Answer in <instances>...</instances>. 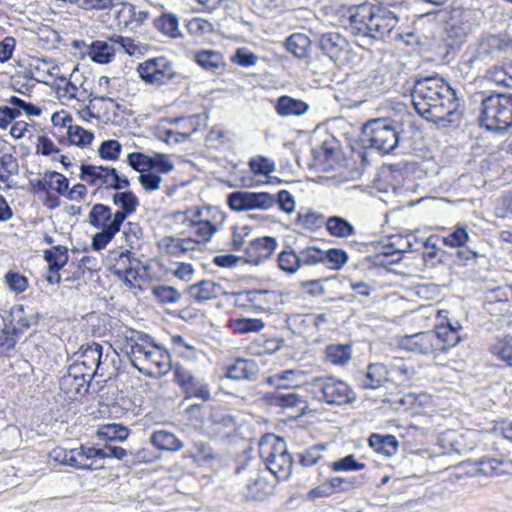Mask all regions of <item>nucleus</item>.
Here are the masks:
<instances>
[{
    "label": "nucleus",
    "mask_w": 512,
    "mask_h": 512,
    "mask_svg": "<svg viewBox=\"0 0 512 512\" xmlns=\"http://www.w3.org/2000/svg\"><path fill=\"white\" fill-rule=\"evenodd\" d=\"M249 168L255 175H269L275 170V163L264 156H257L249 160Z\"/></svg>",
    "instance_id": "63"
},
{
    "label": "nucleus",
    "mask_w": 512,
    "mask_h": 512,
    "mask_svg": "<svg viewBox=\"0 0 512 512\" xmlns=\"http://www.w3.org/2000/svg\"><path fill=\"white\" fill-rule=\"evenodd\" d=\"M318 47L323 54L335 62L348 50L349 43L338 32H326L319 35Z\"/></svg>",
    "instance_id": "21"
},
{
    "label": "nucleus",
    "mask_w": 512,
    "mask_h": 512,
    "mask_svg": "<svg viewBox=\"0 0 512 512\" xmlns=\"http://www.w3.org/2000/svg\"><path fill=\"white\" fill-rule=\"evenodd\" d=\"M44 259L48 263L50 272H60L68 262V249L62 245L53 246L44 251Z\"/></svg>",
    "instance_id": "41"
},
{
    "label": "nucleus",
    "mask_w": 512,
    "mask_h": 512,
    "mask_svg": "<svg viewBox=\"0 0 512 512\" xmlns=\"http://www.w3.org/2000/svg\"><path fill=\"white\" fill-rule=\"evenodd\" d=\"M121 151L122 145L118 140L115 139L103 141L98 148V154L100 158L106 161L118 160Z\"/></svg>",
    "instance_id": "59"
},
{
    "label": "nucleus",
    "mask_w": 512,
    "mask_h": 512,
    "mask_svg": "<svg viewBox=\"0 0 512 512\" xmlns=\"http://www.w3.org/2000/svg\"><path fill=\"white\" fill-rule=\"evenodd\" d=\"M112 202L119 207L114 213V223L120 227L130 215L136 212L139 205L137 196L130 190L117 191L112 196Z\"/></svg>",
    "instance_id": "23"
},
{
    "label": "nucleus",
    "mask_w": 512,
    "mask_h": 512,
    "mask_svg": "<svg viewBox=\"0 0 512 512\" xmlns=\"http://www.w3.org/2000/svg\"><path fill=\"white\" fill-rule=\"evenodd\" d=\"M88 218L89 224L97 229H106V227L114 223L112 209L102 203H96L92 206Z\"/></svg>",
    "instance_id": "32"
},
{
    "label": "nucleus",
    "mask_w": 512,
    "mask_h": 512,
    "mask_svg": "<svg viewBox=\"0 0 512 512\" xmlns=\"http://www.w3.org/2000/svg\"><path fill=\"white\" fill-rule=\"evenodd\" d=\"M502 40L498 36L489 35L468 51L463 57V70H470L479 63H488L499 54Z\"/></svg>",
    "instance_id": "15"
},
{
    "label": "nucleus",
    "mask_w": 512,
    "mask_h": 512,
    "mask_svg": "<svg viewBox=\"0 0 512 512\" xmlns=\"http://www.w3.org/2000/svg\"><path fill=\"white\" fill-rule=\"evenodd\" d=\"M264 326V322L257 318H237L230 323V327L238 334L257 333L260 332Z\"/></svg>",
    "instance_id": "50"
},
{
    "label": "nucleus",
    "mask_w": 512,
    "mask_h": 512,
    "mask_svg": "<svg viewBox=\"0 0 512 512\" xmlns=\"http://www.w3.org/2000/svg\"><path fill=\"white\" fill-rule=\"evenodd\" d=\"M151 293L162 305L176 304L182 297V294L177 289L168 285L153 286Z\"/></svg>",
    "instance_id": "48"
},
{
    "label": "nucleus",
    "mask_w": 512,
    "mask_h": 512,
    "mask_svg": "<svg viewBox=\"0 0 512 512\" xmlns=\"http://www.w3.org/2000/svg\"><path fill=\"white\" fill-rule=\"evenodd\" d=\"M67 134L70 142L80 147L91 144L94 139V134L91 131L78 125H69Z\"/></svg>",
    "instance_id": "56"
},
{
    "label": "nucleus",
    "mask_w": 512,
    "mask_h": 512,
    "mask_svg": "<svg viewBox=\"0 0 512 512\" xmlns=\"http://www.w3.org/2000/svg\"><path fill=\"white\" fill-rule=\"evenodd\" d=\"M285 48L294 57L303 59L309 54L311 40L303 33H293L285 40Z\"/></svg>",
    "instance_id": "34"
},
{
    "label": "nucleus",
    "mask_w": 512,
    "mask_h": 512,
    "mask_svg": "<svg viewBox=\"0 0 512 512\" xmlns=\"http://www.w3.org/2000/svg\"><path fill=\"white\" fill-rule=\"evenodd\" d=\"M165 244V248L167 252L171 255L178 256L180 254L186 253L187 251L193 249L192 239H179L173 237H166L163 239Z\"/></svg>",
    "instance_id": "61"
},
{
    "label": "nucleus",
    "mask_w": 512,
    "mask_h": 512,
    "mask_svg": "<svg viewBox=\"0 0 512 512\" xmlns=\"http://www.w3.org/2000/svg\"><path fill=\"white\" fill-rule=\"evenodd\" d=\"M115 52V45L106 41L97 40L90 45L89 55L94 62L107 64L112 60Z\"/></svg>",
    "instance_id": "43"
},
{
    "label": "nucleus",
    "mask_w": 512,
    "mask_h": 512,
    "mask_svg": "<svg viewBox=\"0 0 512 512\" xmlns=\"http://www.w3.org/2000/svg\"><path fill=\"white\" fill-rule=\"evenodd\" d=\"M144 269L141 261L133 256L132 252L126 250L121 252L115 259L112 273L119 278L126 286L134 287L133 280L141 277V270Z\"/></svg>",
    "instance_id": "16"
},
{
    "label": "nucleus",
    "mask_w": 512,
    "mask_h": 512,
    "mask_svg": "<svg viewBox=\"0 0 512 512\" xmlns=\"http://www.w3.org/2000/svg\"><path fill=\"white\" fill-rule=\"evenodd\" d=\"M125 351L128 357L135 355L138 349L143 348L149 344H153V338L142 331L130 329L125 333Z\"/></svg>",
    "instance_id": "38"
},
{
    "label": "nucleus",
    "mask_w": 512,
    "mask_h": 512,
    "mask_svg": "<svg viewBox=\"0 0 512 512\" xmlns=\"http://www.w3.org/2000/svg\"><path fill=\"white\" fill-rule=\"evenodd\" d=\"M472 13L462 7H454L444 21L447 45L451 48L461 46L472 31Z\"/></svg>",
    "instance_id": "11"
},
{
    "label": "nucleus",
    "mask_w": 512,
    "mask_h": 512,
    "mask_svg": "<svg viewBox=\"0 0 512 512\" xmlns=\"http://www.w3.org/2000/svg\"><path fill=\"white\" fill-rule=\"evenodd\" d=\"M492 353L512 367V337H505L492 347Z\"/></svg>",
    "instance_id": "64"
},
{
    "label": "nucleus",
    "mask_w": 512,
    "mask_h": 512,
    "mask_svg": "<svg viewBox=\"0 0 512 512\" xmlns=\"http://www.w3.org/2000/svg\"><path fill=\"white\" fill-rule=\"evenodd\" d=\"M432 331L437 339L435 342L437 353L455 347L462 339V326L457 321L452 323L447 320L446 323L438 324Z\"/></svg>",
    "instance_id": "18"
},
{
    "label": "nucleus",
    "mask_w": 512,
    "mask_h": 512,
    "mask_svg": "<svg viewBox=\"0 0 512 512\" xmlns=\"http://www.w3.org/2000/svg\"><path fill=\"white\" fill-rule=\"evenodd\" d=\"M347 28L356 37L384 40L398 25L397 14L369 3L351 6L347 11Z\"/></svg>",
    "instance_id": "2"
},
{
    "label": "nucleus",
    "mask_w": 512,
    "mask_h": 512,
    "mask_svg": "<svg viewBox=\"0 0 512 512\" xmlns=\"http://www.w3.org/2000/svg\"><path fill=\"white\" fill-rule=\"evenodd\" d=\"M446 246L457 248L455 262L457 265L470 266L478 262L484 255L478 250L465 227L458 226L442 239Z\"/></svg>",
    "instance_id": "10"
},
{
    "label": "nucleus",
    "mask_w": 512,
    "mask_h": 512,
    "mask_svg": "<svg viewBox=\"0 0 512 512\" xmlns=\"http://www.w3.org/2000/svg\"><path fill=\"white\" fill-rule=\"evenodd\" d=\"M258 372L259 366L254 359L237 358L226 367L225 376L236 381H254Z\"/></svg>",
    "instance_id": "24"
},
{
    "label": "nucleus",
    "mask_w": 512,
    "mask_h": 512,
    "mask_svg": "<svg viewBox=\"0 0 512 512\" xmlns=\"http://www.w3.org/2000/svg\"><path fill=\"white\" fill-rule=\"evenodd\" d=\"M275 110L280 116H302L309 110V105L300 99L283 95L277 99Z\"/></svg>",
    "instance_id": "31"
},
{
    "label": "nucleus",
    "mask_w": 512,
    "mask_h": 512,
    "mask_svg": "<svg viewBox=\"0 0 512 512\" xmlns=\"http://www.w3.org/2000/svg\"><path fill=\"white\" fill-rule=\"evenodd\" d=\"M358 385L363 389H377L388 380V367L383 363H370L366 372L356 374Z\"/></svg>",
    "instance_id": "22"
},
{
    "label": "nucleus",
    "mask_w": 512,
    "mask_h": 512,
    "mask_svg": "<svg viewBox=\"0 0 512 512\" xmlns=\"http://www.w3.org/2000/svg\"><path fill=\"white\" fill-rule=\"evenodd\" d=\"M18 171V160L12 154L6 153L0 157V182L7 183Z\"/></svg>",
    "instance_id": "57"
},
{
    "label": "nucleus",
    "mask_w": 512,
    "mask_h": 512,
    "mask_svg": "<svg viewBox=\"0 0 512 512\" xmlns=\"http://www.w3.org/2000/svg\"><path fill=\"white\" fill-rule=\"evenodd\" d=\"M121 227L115 223H112L106 229H100L92 238V248L95 251H101L104 249L120 231Z\"/></svg>",
    "instance_id": "54"
},
{
    "label": "nucleus",
    "mask_w": 512,
    "mask_h": 512,
    "mask_svg": "<svg viewBox=\"0 0 512 512\" xmlns=\"http://www.w3.org/2000/svg\"><path fill=\"white\" fill-rule=\"evenodd\" d=\"M233 211L268 210L275 205V198L268 192L234 191L227 196Z\"/></svg>",
    "instance_id": "13"
},
{
    "label": "nucleus",
    "mask_w": 512,
    "mask_h": 512,
    "mask_svg": "<svg viewBox=\"0 0 512 512\" xmlns=\"http://www.w3.org/2000/svg\"><path fill=\"white\" fill-rule=\"evenodd\" d=\"M190 300L202 303L215 299L224 293L222 285L212 280H202L185 289Z\"/></svg>",
    "instance_id": "25"
},
{
    "label": "nucleus",
    "mask_w": 512,
    "mask_h": 512,
    "mask_svg": "<svg viewBox=\"0 0 512 512\" xmlns=\"http://www.w3.org/2000/svg\"><path fill=\"white\" fill-rule=\"evenodd\" d=\"M129 359L139 372L151 377L165 375L172 369L169 352L155 342L138 349V352Z\"/></svg>",
    "instance_id": "7"
},
{
    "label": "nucleus",
    "mask_w": 512,
    "mask_h": 512,
    "mask_svg": "<svg viewBox=\"0 0 512 512\" xmlns=\"http://www.w3.org/2000/svg\"><path fill=\"white\" fill-rule=\"evenodd\" d=\"M195 61L206 71L215 72L223 64V55L215 50H201L195 54Z\"/></svg>",
    "instance_id": "44"
},
{
    "label": "nucleus",
    "mask_w": 512,
    "mask_h": 512,
    "mask_svg": "<svg viewBox=\"0 0 512 512\" xmlns=\"http://www.w3.org/2000/svg\"><path fill=\"white\" fill-rule=\"evenodd\" d=\"M209 421L217 433L228 435L236 428V422L232 415L225 410L214 408L211 411Z\"/></svg>",
    "instance_id": "35"
},
{
    "label": "nucleus",
    "mask_w": 512,
    "mask_h": 512,
    "mask_svg": "<svg viewBox=\"0 0 512 512\" xmlns=\"http://www.w3.org/2000/svg\"><path fill=\"white\" fill-rule=\"evenodd\" d=\"M248 301L259 308L268 309L272 303L277 300V293L275 291L264 289H253L246 291Z\"/></svg>",
    "instance_id": "47"
},
{
    "label": "nucleus",
    "mask_w": 512,
    "mask_h": 512,
    "mask_svg": "<svg viewBox=\"0 0 512 512\" xmlns=\"http://www.w3.org/2000/svg\"><path fill=\"white\" fill-rule=\"evenodd\" d=\"M259 454L277 480H286L291 476L293 458L283 438L274 434L264 436L259 442Z\"/></svg>",
    "instance_id": "5"
},
{
    "label": "nucleus",
    "mask_w": 512,
    "mask_h": 512,
    "mask_svg": "<svg viewBox=\"0 0 512 512\" xmlns=\"http://www.w3.org/2000/svg\"><path fill=\"white\" fill-rule=\"evenodd\" d=\"M242 473L246 479L239 493L244 502H262L273 494L274 485L262 476L251 460L236 468V474Z\"/></svg>",
    "instance_id": "8"
},
{
    "label": "nucleus",
    "mask_w": 512,
    "mask_h": 512,
    "mask_svg": "<svg viewBox=\"0 0 512 512\" xmlns=\"http://www.w3.org/2000/svg\"><path fill=\"white\" fill-rule=\"evenodd\" d=\"M382 248L383 255L396 256L392 259V262H398L401 260L403 253L413 251V243L409 236L392 235L383 243Z\"/></svg>",
    "instance_id": "28"
},
{
    "label": "nucleus",
    "mask_w": 512,
    "mask_h": 512,
    "mask_svg": "<svg viewBox=\"0 0 512 512\" xmlns=\"http://www.w3.org/2000/svg\"><path fill=\"white\" fill-rule=\"evenodd\" d=\"M326 220L322 214L317 212L298 213L297 216V223L308 230H317L326 226Z\"/></svg>",
    "instance_id": "60"
},
{
    "label": "nucleus",
    "mask_w": 512,
    "mask_h": 512,
    "mask_svg": "<svg viewBox=\"0 0 512 512\" xmlns=\"http://www.w3.org/2000/svg\"><path fill=\"white\" fill-rule=\"evenodd\" d=\"M400 124L390 118L371 119L363 125L361 142L370 148L386 155L392 153L399 145Z\"/></svg>",
    "instance_id": "4"
},
{
    "label": "nucleus",
    "mask_w": 512,
    "mask_h": 512,
    "mask_svg": "<svg viewBox=\"0 0 512 512\" xmlns=\"http://www.w3.org/2000/svg\"><path fill=\"white\" fill-rule=\"evenodd\" d=\"M137 72L145 83L156 86L167 84L177 75L172 62L165 57L145 60L138 65Z\"/></svg>",
    "instance_id": "12"
},
{
    "label": "nucleus",
    "mask_w": 512,
    "mask_h": 512,
    "mask_svg": "<svg viewBox=\"0 0 512 512\" xmlns=\"http://www.w3.org/2000/svg\"><path fill=\"white\" fill-rule=\"evenodd\" d=\"M333 141H324L320 146L311 150L313 159L312 167L319 171L326 172L333 166V159L335 155V147Z\"/></svg>",
    "instance_id": "29"
},
{
    "label": "nucleus",
    "mask_w": 512,
    "mask_h": 512,
    "mask_svg": "<svg viewBox=\"0 0 512 512\" xmlns=\"http://www.w3.org/2000/svg\"><path fill=\"white\" fill-rule=\"evenodd\" d=\"M150 441L159 450L179 451L184 446L173 433L165 430L154 431Z\"/></svg>",
    "instance_id": "37"
},
{
    "label": "nucleus",
    "mask_w": 512,
    "mask_h": 512,
    "mask_svg": "<svg viewBox=\"0 0 512 512\" xmlns=\"http://www.w3.org/2000/svg\"><path fill=\"white\" fill-rule=\"evenodd\" d=\"M478 120L480 126L488 131L507 132L512 128V94H482Z\"/></svg>",
    "instance_id": "3"
},
{
    "label": "nucleus",
    "mask_w": 512,
    "mask_h": 512,
    "mask_svg": "<svg viewBox=\"0 0 512 512\" xmlns=\"http://www.w3.org/2000/svg\"><path fill=\"white\" fill-rule=\"evenodd\" d=\"M277 247V240L272 236H263L251 240L244 252L249 263L258 265L273 254Z\"/></svg>",
    "instance_id": "20"
},
{
    "label": "nucleus",
    "mask_w": 512,
    "mask_h": 512,
    "mask_svg": "<svg viewBox=\"0 0 512 512\" xmlns=\"http://www.w3.org/2000/svg\"><path fill=\"white\" fill-rule=\"evenodd\" d=\"M369 445L378 453L392 456L397 452L398 441L393 435L372 434L369 437Z\"/></svg>",
    "instance_id": "42"
},
{
    "label": "nucleus",
    "mask_w": 512,
    "mask_h": 512,
    "mask_svg": "<svg viewBox=\"0 0 512 512\" xmlns=\"http://www.w3.org/2000/svg\"><path fill=\"white\" fill-rule=\"evenodd\" d=\"M307 391L318 401L328 405H345L355 400L354 391L333 376L315 377L306 383Z\"/></svg>",
    "instance_id": "6"
},
{
    "label": "nucleus",
    "mask_w": 512,
    "mask_h": 512,
    "mask_svg": "<svg viewBox=\"0 0 512 512\" xmlns=\"http://www.w3.org/2000/svg\"><path fill=\"white\" fill-rule=\"evenodd\" d=\"M435 342H437V339L433 331L428 330L404 336L400 341V345L407 351L429 355L437 353Z\"/></svg>",
    "instance_id": "19"
},
{
    "label": "nucleus",
    "mask_w": 512,
    "mask_h": 512,
    "mask_svg": "<svg viewBox=\"0 0 512 512\" xmlns=\"http://www.w3.org/2000/svg\"><path fill=\"white\" fill-rule=\"evenodd\" d=\"M109 42L130 56H138L143 53V46L140 44V42H137L130 37L113 35L109 38Z\"/></svg>",
    "instance_id": "53"
},
{
    "label": "nucleus",
    "mask_w": 512,
    "mask_h": 512,
    "mask_svg": "<svg viewBox=\"0 0 512 512\" xmlns=\"http://www.w3.org/2000/svg\"><path fill=\"white\" fill-rule=\"evenodd\" d=\"M98 452L95 447L81 446L70 451H64L62 463L82 470H98L104 467V463H96Z\"/></svg>",
    "instance_id": "17"
},
{
    "label": "nucleus",
    "mask_w": 512,
    "mask_h": 512,
    "mask_svg": "<svg viewBox=\"0 0 512 512\" xmlns=\"http://www.w3.org/2000/svg\"><path fill=\"white\" fill-rule=\"evenodd\" d=\"M325 227L331 236L337 238H347L356 234L355 227L348 220L340 216L327 218Z\"/></svg>",
    "instance_id": "39"
},
{
    "label": "nucleus",
    "mask_w": 512,
    "mask_h": 512,
    "mask_svg": "<svg viewBox=\"0 0 512 512\" xmlns=\"http://www.w3.org/2000/svg\"><path fill=\"white\" fill-rule=\"evenodd\" d=\"M348 261L347 253L342 249L331 248L323 251V262L334 270L341 269Z\"/></svg>",
    "instance_id": "58"
},
{
    "label": "nucleus",
    "mask_w": 512,
    "mask_h": 512,
    "mask_svg": "<svg viewBox=\"0 0 512 512\" xmlns=\"http://www.w3.org/2000/svg\"><path fill=\"white\" fill-rule=\"evenodd\" d=\"M97 435L103 440L123 441L128 437L129 430L121 424L111 423L100 426Z\"/></svg>",
    "instance_id": "49"
},
{
    "label": "nucleus",
    "mask_w": 512,
    "mask_h": 512,
    "mask_svg": "<svg viewBox=\"0 0 512 512\" xmlns=\"http://www.w3.org/2000/svg\"><path fill=\"white\" fill-rule=\"evenodd\" d=\"M326 360L334 365H345L351 358L349 345H329L325 350Z\"/></svg>",
    "instance_id": "51"
},
{
    "label": "nucleus",
    "mask_w": 512,
    "mask_h": 512,
    "mask_svg": "<svg viewBox=\"0 0 512 512\" xmlns=\"http://www.w3.org/2000/svg\"><path fill=\"white\" fill-rule=\"evenodd\" d=\"M485 77L497 85L512 88V64L490 67Z\"/></svg>",
    "instance_id": "46"
},
{
    "label": "nucleus",
    "mask_w": 512,
    "mask_h": 512,
    "mask_svg": "<svg viewBox=\"0 0 512 512\" xmlns=\"http://www.w3.org/2000/svg\"><path fill=\"white\" fill-rule=\"evenodd\" d=\"M79 178L91 186L105 187L120 191L130 186L129 179L120 175L114 167L81 164Z\"/></svg>",
    "instance_id": "9"
},
{
    "label": "nucleus",
    "mask_w": 512,
    "mask_h": 512,
    "mask_svg": "<svg viewBox=\"0 0 512 512\" xmlns=\"http://www.w3.org/2000/svg\"><path fill=\"white\" fill-rule=\"evenodd\" d=\"M76 370L77 367H70L68 374L62 377L61 385L68 387L70 391H74L76 394H83L88 391L91 375L78 373Z\"/></svg>",
    "instance_id": "33"
},
{
    "label": "nucleus",
    "mask_w": 512,
    "mask_h": 512,
    "mask_svg": "<svg viewBox=\"0 0 512 512\" xmlns=\"http://www.w3.org/2000/svg\"><path fill=\"white\" fill-rule=\"evenodd\" d=\"M416 112L435 123H458L462 116L457 91L439 76L416 79L411 90Z\"/></svg>",
    "instance_id": "1"
},
{
    "label": "nucleus",
    "mask_w": 512,
    "mask_h": 512,
    "mask_svg": "<svg viewBox=\"0 0 512 512\" xmlns=\"http://www.w3.org/2000/svg\"><path fill=\"white\" fill-rule=\"evenodd\" d=\"M478 473L484 476L512 474V460L507 458L481 457L475 461Z\"/></svg>",
    "instance_id": "26"
},
{
    "label": "nucleus",
    "mask_w": 512,
    "mask_h": 512,
    "mask_svg": "<svg viewBox=\"0 0 512 512\" xmlns=\"http://www.w3.org/2000/svg\"><path fill=\"white\" fill-rule=\"evenodd\" d=\"M191 228V233L193 234V237H190L192 239V244L208 242L217 230L216 226L209 220L205 222H198L195 225H192Z\"/></svg>",
    "instance_id": "55"
},
{
    "label": "nucleus",
    "mask_w": 512,
    "mask_h": 512,
    "mask_svg": "<svg viewBox=\"0 0 512 512\" xmlns=\"http://www.w3.org/2000/svg\"><path fill=\"white\" fill-rule=\"evenodd\" d=\"M326 450V445L317 444L308 447L303 453L300 454L299 463L303 467H311L322 458V452Z\"/></svg>",
    "instance_id": "62"
},
{
    "label": "nucleus",
    "mask_w": 512,
    "mask_h": 512,
    "mask_svg": "<svg viewBox=\"0 0 512 512\" xmlns=\"http://www.w3.org/2000/svg\"><path fill=\"white\" fill-rule=\"evenodd\" d=\"M279 269L286 274H294L300 268L299 256L291 247L283 249L277 257Z\"/></svg>",
    "instance_id": "45"
},
{
    "label": "nucleus",
    "mask_w": 512,
    "mask_h": 512,
    "mask_svg": "<svg viewBox=\"0 0 512 512\" xmlns=\"http://www.w3.org/2000/svg\"><path fill=\"white\" fill-rule=\"evenodd\" d=\"M79 352L83 358L82 364L87 368L95 367L94 372L104 363L103 346L99 343L92 342L82 345Z\"/></svg>",
    "instance_id": "36"
},
{
    "label": "nucleus",
    "mask_w": 512,
    "mask_h": 512,
    "mask_svg": "<svg viewBox=\"0 0 512 512\" xmlns=\"http://www.w3.org/2000/svg\"><path fill=\"white\" fill-rule=\"evenodd\" d=\"M175 382L181 387L185 393V397L198 398L203 401H210L212 396L209 385L204 379L196 376L191 370L181 364L174 367Z\"/></svg>",
    "instance_id": "14"
},
{
    "label": "nucleus",
    "mask_w": 512,
    "mask_h": 512,
    "mask_svg": "<svg viewBox=\"0 0 512 512\" xmlns=\"http://www.w3.org/2000/svg\"><path fill=\"white\" fill-rule=\"evenodd\" d=\"M388 367V378L396 379L404 382L411 379L414 374L412 368H410L401 358H394L387 365Z\"/></svg>",
    "instance_id": "52"
},
{
    "label": "nucleus",
    "mask_w": 512,
    "mask_h": 512,
    "mask_svg": "<svg viewBox=\"0 0 512 512\" xmlns=\"http://www.w3.org/2000/svg\"><path fill=\"white\" fill-rule=\"evenodd\" d=\"M154 27L170 38L176 39L181 37L179 20L173 13H162L154 20Z\"/></svg>",
    "instance_id": "40"
},
{
    "label": "nucleus",
    "mask_w": 512,
    "mask_h": 512,
    "mask_svg": "<svg viewBox=\"0 0 512 512\" xmlns=\"http://www.w3.org/2000/svg\"><path fill=\"white\" fill-rule=\"evenodd\" d=\"M12 321L16 324L14 327L20 328L22 333L36 326L40 320V315L33 308L24 305H15L11 308Z\"/></svg>",
    "instance_id": "30"
},
{
    "label": "nucleus",
    "mask_w": 512,
    "mask_h": 512,
    "mask_svg": "<svg viewBox=\"0 0 512 512\" xmlns=\"http://www.w3.org/2000/svg\"><path fill=\"white\" fill-rule=\"evenodd\" d=\"M263 399L268 405L281 409H291L303 403L301 396L291 391L288 386L283 390L266 392Z\"/></svg>",
    "instance_id": "27"
}]
</instances>
